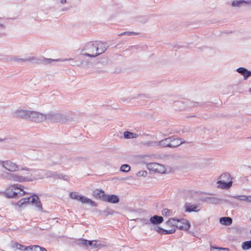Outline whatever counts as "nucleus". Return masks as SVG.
Segmentation results:
<instances>
[{
    "mask_svg": "<svg viewBox=\"0 0 251 251\" xmlns=\"http://www.w3.org/2000/svg\"><path fill=\"white\" fill-rule=\"evenodd\" d=\"M105 193L104 191L101 189H97L93 192V196L97 199L104 201L105 197Z\"/></svg>",
    "mask_w": 251,
    "mask_h": 251,
    "instance_id": "19",
    "label": "nucleus"
},
{
    "mask_svg": "<svg viewBox=\"0 0 251 251\" xmlns=\"http://www.w3.org/2000/svg\"><path fill=\"white\" fill-rule=\"evenodd\" d=\"M201 194H208V195L209 194V193H205L204 192H201Z\"/></svg>",
    "mask_w": 251,
    "mask_h": 251,
    "instance_id": "55",
    "label": "nucleus"
},
{
    "mask_svg": "<svg viewBox=\"0 0 251 251\" xmlns=\"http://www.w3.org/2000/svg\"><path fill=\"white\" fill-rule=\"evenodd\" d=\"M137 34H138V33L136 32H132V31H126V35H128V36L137 35Z\"/></svg>",
    "mask_w": 251,
    "mask_h": 251,
    "instance_id": "44",
    "label": "nucleus"
},
{
    "mask_svg": "<svg viewBox=\"0 0 251 251\" xmlns=\"http://www.w3.org/2000/svg\"><path fill=\"white\" fill-rule=\"evenodd\" d=\"M236 71L243 76L244 80H247L249 77L251 76V71L246 68L239 67L236 69Z\"/></svg>",
    "mask_w": 251,
    "mask_h": 251,
    "instance_id": "16",
    "label": "nucleus"
},
{
    "mask_svg": "<svg viewBox=\"0 0 251 251\" xmlns=\"http://www.w3.org/2000/svg\"><path fill=\"white\" fill-rule=\"evenodd\" d=\"M173 210L168 208H164L162 211V214L164 216H169L172 215Z\"/></svg>",
    "mask_w": 251,
    "mask_h": 251,
    "instance_id": "36",
    "label": "nucleus"
},
{
    "mask_svg": "<svg viewBox=\"0 0 251 251\" xmlns=\"http://www.w3.org/2000/svg\"><path fill=\"white\" fill-rule=\"evenodd\" d=\"M12 247L13 248H16L18 250L25 251L27 250V248L26 246H25L24 245H21L17 242H15L14 244H12Z\"/></svg>",
    "mask_w": 251,
    "mask_h": 251,
    "instance_id": "28",
    "label": "nucleus"
},
{
    "mask_svg": "<svg viewBox=\"0 0 251 251\" xmlns=\"http://www.w3.org/2000/svg\"><path fill=\"white\" fill-rule=\"evenodd\" d=\"M164 219L162 216L157 215L151 217L150 219V222L153 225H159L163 222Z\"/></svg>",
    "mask_w": 251,
    "mask_h": 251,
    "instance_id": "21",
    "label": "nucleus"
},
{
    "mask_svg": "<svg viewBox=\"0 0 251 251\" xmlns=\"http://www.w3.org/2000/svg\"><path fill=\"white\" fill-rule=\"evenodd\" d=\"M6 178L10 180H13L19 182H29L31 179H28L27 176H24L16 174L6 173Z\"/></svg>",
    "mask_w": 251,
    "mask_h": 251,
    "instance_id": "11",
    "label": "nucleus"
},
{
    "mask_svg": "<svg viewBox=\"0 0 251 251\" xmlns=\"http://www.w3.org/2000/svg\"><path fill=\"white\" fill-rule=\"evenodd\" d=\"M147 175V172L146 171H140L137 174L138 176H143L145 177Z\"/></svg>",
    "mask_w": 251,
    "mask_h": 251,
    "instance_id": "41",
    "label": "nucleus"
},
{
    "mask_svg": "<svg viewBox=\"0 0 251 251\" xmlns=\"http://www.w3.org/2000/svg\"><path fill=\"white\" fill-rule=\"evenodd\" d=\"M126 35V31L122 32L121 34H120L119 35V36H123V35Z\"/></svg>",
    "mask_w": 251,
    "mask_h": 251,
    "instance_id": "50",
    "label": "nucleus"
},
{
    "mask_svg": "<svg viewBox=\"0 0 251 251\" xmlns=\"http://www.w3.org/2000/svg\"><path fill=\"white\" fill-rule=\"evenodd\" d=\"M248 196L245 195V198H241V201H248Z\"/></svg>",
    "mask_w": 251,
    "mask_h": 251,
    "instance_id": "46",
    "label": "nucleus"
},
{
    "mask_svg": "<svg viewBox=\"0 0 251 251\" xmlns=\"http://www.w3.org/2000/svg\"><path fill=\"white\" fill-rule=\"evenodd\" d=\"M77 244L79 246L85 247L88 245V240L84 239H80L77 241Z\"/></svg>",
    "mask_w": 251,
    "mask_h": 251,
    "instance_id": "37",
    "label": "nucleus"
},
{
    "mask_svg": "<svg viewBox=\"0 0 251 251\" xmlns=\"http://www.w3.org/2000/svg\"><path fill=\"white\" fill-rule=\"evenodd\" d=\"M170 148H176L185 142L183 139L177 138L176 136H170Z\"/></svg>",
    "mask_w": 251,
    "mask_h": 251,
    "instance_id": "14",
    "label": "nucleus"
},
{
    "mask_svg": "<svg viewBox=\"0 0 251 251\" xmlns=\"http://www.w3.org/2000/svg\"><path fill=\"white\" fill-rule=\"evenodd\" d=\"M167 224L170 226H175L179 229L185 231L188 230L191 226L189 221L183 218H171L167 221Z\"/></svg>",
    "mask_w": 251,
    "mask_h": 251,
    "instance_id": "3",
    "label": "nucleus"
},
{
    "mask_svg": "<svg viewBox=\"0 0 251 251\" xmlns=\"http://www.w3.org/2000/svg\"><path fill=\"white\" fill-rule=\"evenodd\" d=\"M78 201L82 203H89L92 206H97V204L94 201L84 196H80L78 198Z\"/></svg>",
    "mask_w": 251,
    "mask_h": 251,
    "instance_id": "20",
    "label": "nucleus"
},
{
    "mask_svg": "<svg viewBox=\"0 0 251 251\" xmlns=\"http://www.w3.org/2000/svg\"><path fill=\"white\" fill-rule=\"evenodd\" d=\"M21 170L27 171L26 174H30L29 176H27L28 179H31L29 181H32L36 179H43L44 178L42 170L29 169L27 167L21 168Z\"/></svg>",
    "mask_w": 251,
    "mask_h": 251,
    "instance_id": "6",
    "label": "nucleus"
},
{
    "mask_svg": "<svg viewBox=\"0 0 251 251\" xmlns=\"http://www.w3.org/2000/svg\"><path fill=\"white\" fill-rule=\"evenodd\" d=\"M12 60L17 62H25L27 61H31L36 64H43L47 65L51 64L53 62H64L66 61H72L73 62L72 65H75V61L72 58H59L56 59H53L50 58H46L42 57L41 58H37L34 56H30L26 58H21L18 57H14L12 58Z\"/></svg>",
    "mask_w": 251,
    "mask_h": 251,
    "instance_id": "1",
    "label": "nucleus"
},
{
    "mask_svg": "<svg viewBox=\"0 0 251 251\" xmlns=\"http://www.w3.org/2000/svg\"><path fill=\"white\" fill-rule=\"evenodd\" d=\"M4 28V25L3 24H0V29H3Z\"/></svg>",
    "mask_w": 251,
    "mask_h": 251,
    "instance_id": "49",
    "label": "nucleus"
},
{
    "mask_svg": "<svg viewBox=\"0 0 251 251\" xmlns=\"http://www.w3.org/2000/svg\"><path fill=\"white\" fill-rule=\"evenodd\" d=\"M130 170V166L128 164L122 165L120 168V171L125 173L128 172Z\"/></svg>",
    "mask_w": 251,
    "mask_h": 251,
    "instance_id": "35",
    "label": "nucleus"
},
{
    "mask_svg": "<svg viewBox=\"0 0 251 251\" xmlns=\"http://www.w3.org/2000/svg\"><path fill=\"white\" fill-rule=\"evenodd\" d=\"M158 163H151L148 165V168L151 170L152 171H154L155 172H157V169H158Z\"/></svg>",
    "mask_w": 251,
    "mask_h": 251,
    "instance_id": "32",
    "label": "nucleus"
},
{
    "mask_svg": "<svg viewBox=\"0 0 251 251\" xmlns=\"http://www.w3.org/2000/svg\"><path fill=\"white\" fill-rule=\"evenodd\" d=\"M69 196L72 199L77 200L78 201V198L80 195H78V193L77 192H71L69 194Z\"/></svg>",
    "mask_w": 251,
    "mask_h": 251,
    "instance_id": "39",
    "label": "nucleus"
},
{
    "mask_svg": "<svg viewBox=\"0 0 251 251\" xmlns=\"http://www.w3.org/2000/svg\"><path fill=\"white\" fill-rule=\"evenodd\" d=\"M146 147H155L158 146L157 141H146L142 143Z\"/></svg>",
    "mask_w": 251,
    "mask_h": 251,
    "instance_id": "34",
    "label": "nucleus"
},
{
    "mask_svg": "<svg viewBox=\"0 0 251 251\" xmlns=\"http://www.w3.org/2000/svg\"><path fill=\"white\" fill-rule=\"evenodd\" d=\"M201 201L202 202H206L212 204H219L222 201H225L230 204H233V202L228 200L222 199L214 197H206L201 198Z\"/></svg>",
    "mask_w": 251,
    "mask_h": 251,
    "instance_id": "8",
    "label": "nucleus"
},
{
    "mask_svg": "<svg viewBox=\"0 0 251 251\" xmlns=\"http://www.w3.org/2000/svg\"><path fill=\"white\" fill-rule=\"evenodd\" d=\"M4 140L1 138H0V142L3 141Z\"/></svg>",
    "mask_w": 251,
    "mask_h": 251,
    "instance_id": "56",
    "label": "nucleus"
},
{
    "mask_svg": "<svg viewBox=\"0 0 251 251\" xmlns=\"http://www.w3.org/2000/svg\"><path fill=\"white\" fill-rule=\"evenodd\" d=\"M192 106H197L199 104L198 102H191Z\"/></svg>",
    "mask_w": 251,
    "mask_h": 251,
    "instance_id": "48",
    "label": "nucleus"
},
{
    "mask_svg": "<svg viewBox=\"0 0 251 251\" xmlns=\"http://www.w3.org/2000/svg\"><path fill=\"white\" fill-rule=\"evenodd\" d=\"M214 249H218L219 250H226V251H228L229 250L227 248H220V247H213Z\"/></svg>",
    "mask_w": 251,
    "mask_h": 251,
    "instance_id": "45",
    "label": "nucleus"
},
{
    "mask_svg": "<svg viewBox=\"0 0 251 251\" xmlns=\"http://www.w3.org/2000/svg\"><path fill=\"white\" fill-rule=\"evenodd\" d=\"M140 97H141L142 98H144V97H145V96L144 95H140Z\"/></svg>",
    "mask_w": 251,
    "mask_h": 251,
    "instance_id": "54",
    "label": "nucleus"
},
{
    "mask_svg": "<svg viewBox=\"0 0 251 251\" xmlns=\"http://www.w3.org/2000/svg\"><path fill=\"white\" fill-rule=\"evenodd\" d=\"M166 172V169L164 167L158 163V169L157 171V173H159L160 174H164Z\"/></svg>",
    "mask_w": 251,
    "mask_h": 251,
    "instance_id": "40",
    "label": "nucleus"
},
{
    "mask_svg": "<svg viewBox=\"0 0 251 251\" xmlns=\"http://www.w3.org/2000/svg\"><path fill=\"white\" fill-rule=\"evenodd\" d=\"M170 137L166 138H164L163 140L157 141L158 146H160L162 148L169 147L171 146L170 144Z\"/></svg>",
    "mask_w": 251,
    "mask_h": 251,
    "instance_id": "24",
    "label": "nucleus"
},
{
    "mask_svg": "<svg viewBox=\"0 0 251 251\" xmlns=\"http://www.w3.org/2000/svg\"><path fill=\"white\" fill-rule=\"evenodd\" d=\"M25 194L24 190V186L20 184L12 185L4 192L5 196L8 198H16L24 196Z\"/></svg>",
    "mask_w": 251,
    "mask_h": 251,
    "instance_id": "2",
    "label": "nucleus"
},
{
    "mask_svg": "<svg viewBox=\"0 0 251 251\" xmlns=\"http://www.w3.org/2000/svg\"><path fill=\"white\" fill-rule=\"evenodd\" d=\"M42 172L43 173L44 178L46 177L47 178H53L55 179L57 172L46 170H42Z\"/></svg>",
    "mask_w": 251,
    "mask_h": 251,
    "instance_id": "26",
    "label": "nucleus"
},
{
    "mask_svg": "<svg viewBox=\"0 0 251 251\" xmlns=\"http://www.w3.org/2000/svg\"><path fill=\"white\" fill-rule=\"evenodd\" d=\"M242 249L244 251L248 250L251 249V240L246 241L242 243Z\"/></svg>",
    "mask_w": 251,
    "mask_h": 251,
    "instance_id": "30",
    "label": "nucleus"
},
{
    "mask_svg": "<svg viewBox=\"0 0 251 251\" xmlns=\"http://www.w3.org/2000/svg\"><path fill=\"white\" fill-rule=\"evenodd\" d=\"M33 204L40 211H43V207L40 200L36 194H33L31 196L22 198L17 203V205L19 207H21L24 204L29 203Z\"/></svg>",
    "mask_w": 251,
    "mask_h": 251,
    "instance_id": "4",
    "label": "nucleus"
},
{
    "mask_svg": "<svg viewBox=\"0 0 251 251\" xmlns=\"http://www.w3.org/2000/svg\"><path fill=\"white\" fill-rule=\"evenodd\" d=\"M61 2L62 3H65L66 2V0H61Z\"/></svg>",
    "mask_w": 251,
    "mask_h": 251,
    "instance_id": "53",
    "label": "nucleus"
},
{
    "mask_svg": "<svg viewBox=\"0 0 251 251\" xmlns=\"http://www.w3.org/2000/svg\"><path fill=\"white\" fill-rule=\"evenodd\" d=\"M55 179H61L64 180L68 181L69 179V177L67 175H63L62 174H58L57 173L55 176Z\"/></svg>",
    "mask_w": 251,
    "mask_h": 251,
    "instance_id": "33",
    "label": "nucleus"
},
{
    "mask_svg": "<svg viewBox=\"0 0 251 251\" xmlns=\"http://www.w3.org/2000/svg\"><path fill=\"white\" fill-rule=\"evenodd\" d=\"M250 91H251V88H250Z\"/></svg>",
    "mask_w": 251,
    "mask_h": 251,
    "instance_id": "59",
    "label": "nucleus"
},
{
    "mask_svg": "<svg viewBox=\"0 0 251 251\" xmlns=\"http://www.w3.org/2000/svg\"><path fill=\"white\" fill-rule=\"evenodd\" d=\"M47 120L46 114L34 111H30L29 120L36 123L42 122Z\"/></svg>",
    "mask_w": 251,
    "mask_h": 251,
    "instance_id": "9",
    "label": "nucleus"
},
{
    "mask_svg": "<svg viewBox=\"0 0 251 251\" xmlns=\"http://www.w3.org/2000/svg\"><path fill=\"white\" fill-rule=\"evenodd\" d=\"M220 180L228 181L230 180H232V178L230 175L228 173H224L222 174L220 176Z\"/></svg>",
    "mask_w": 251,
    "mask_h": 251,
    "instance_id": "29",
    "label": "nucleus"
},
{
    "mask_svg": "<svg viewBox=\"0 0 251 251\" xmlns=\"http://www.w3.org/2000/svg\"><path fill=\"white\" fill-rule=\"evenodd\" d=\"M34 251H45L46 249L38 245H34Z\"/></svg>",
    "mask_w": 251,
    "mask_h": 251,
    "instance_id": "42",
    "label": "nucleus"
},
{
    "mask_svg": "<svg viewBox=\"0 0 251 251\" xmlns=\"http://www.w3.org/2000/svg\"><path fill=\"white\" fill-rule=\"evenodd\" d=\"M104 201L111 203H117L120 201V199L118 196L115 194H106Z\"/></svg>",
    "mask_w": 251,
    "mask_h": 251,
    "instance_id": "17",
    "label": "nucleus"
},
{
    "mask_svg": "<svg viewBox=\"0 0 251 251\" xmlns=\"http://www.w3.org/2000/svg\"><path fill=\"white\" fill-rule=\"evenodd\" d=\"M86 51V52L82 53V54L86 56L90 57H95L99 55V53H97V50L96 45L95 42H88L86 43L82 50V51Z\"/></svg>",
    "mask_w": 251,
    "mask_h": 251,
    "instance_id": "5",
    "label": "nucleus"
},
{
    "mask_svg": "<svg viewBox=\"0 0 251 251\" xmlns=\"http://www.w3.org/2000/svg\"><path fill=\"white\" fill-rule=\"evenodd\" d=\"M102 212L103 215L107 216L109 215H112L114 213V211L112 209L107 207Z\"/></svg>",
    "mask_w": 251,
    "mask_h": 251,
    "instance_id": "38",
    "label": "nucleus"
},
{
    "mask_svg": "<svg viewBox=\"0 0 251 251\" xmlns=\"http://www.w3.org/2000/svg\"><path fill=\"white\" fill-rule=\"evenodd\" d=\"M179 224H180V223H179ZM184 225L183 224H180V226H184Z\"/></svg>",
    "mask_w": 251,
    "mask_h": 251,
    "instance_id": "57",
    "label": "nucleus"
},
{
    "mask_svg": "<svg viewBox=\"0 0 251 251\" xmlns=\"http://www.w3.org/2000/svg\"><path fill=\"white\" fill-rule=\"evenodd\" d=\"M249 138H251V137H247V139H249Z\"/></svg>",
    "mask_w": 251,
    "mask_h": 251,
    "instance_id": "58",
    "label": "nucleus"
},
{
    "mask_svg": "<svg viewBox=\"0 0 251 251\" xmlns=\"http://www.w3.org/2000/svg\"><path fill=\"white\" fill-rule=\"evenodd\" d=\"M156 232L162 235H167L174 233L176 232V229L173 228L170 230L164 229L161 227H157L156 229Z\"/></svg>",
    "mask_w": 251,
    "mask_h": 251,
    "instance_id": "23",
    "label": "nucleus"
},
{
    "mask_svg": "<svg viewBox=\"0 0 251 251\" xmlns=\"http://www.w3.org/2000/svg\"><path fill=\"white\" fill-rule=\"evenodd\" d=\"M232 183L233 182L231 180L228 181L220 180L217 182V184H218V187L223 189H228L230 188L232 186Z\"/></svg>",
    "mask_w": 251,
    "mask_h": 251,
    "instance_id": "18",
    "label": "nucleus"
},
{
    "mask_svg": "<svg viewBox=\"0 0 251 251\" xmlns=\"http://www.w3.org/2000/svg\"><path fill=\"white\" fill-rule=\"evenodd\" d=\"M46 117L47 120L54 123H65L68 120L66 116L60 113H49Z\"/></svg>",
    "mask_w": 251,
    "mask_h": 251,
    "instance_id": "7",
    "label": "nucleus"
},
{
    "mask_svg": "<svg viewBox=\"0 0 251 251\" xmlns=\"http://www.w3.org/2000/svg\"><path fill=\"white\" fill-rule=\"evenodd\" d=\"M124 137L126 139H132L137 138L138 136V135L135 133L126 131L124 132Z\"/></svg>",
    "mask_w": 251,
    "mask_h": 251,
    "instance_id": "27",
    "label": "nucleus"
},
{
    "mask_svg": "<svg viewBox=\"0 0 251 251\" xmlns=\"http://www.w3.org/2000/svg\"><path fill=\"white\" fill-rule=\"evenodd\" d=\"M185 212H198L200 210L199 204H191L188 202H186L184 204Z\"/></svg>",
    "mask_w": 251,
    "mask_h": 251,
    "instance_id": "12",
    "label": "nucleus"
},
{
    "mask_svg": "<svg viewBox=\"0 0 251 251\" xmlns=\"http://www.w3.org/2000/svg\"><path fill=\"white\" fill-rule=\"evenodd\" d=\"M229 197L233 198L234 199H236L237 200L241 201V198H245V195H239V196H229Z\"/></svg>",
    "mask_w": 251,
    "mask_h": 251,
    "instance_id": "43",
    "label": "nucleus"
},
{
    "mask_svg": "<svg viewBox=\"0 0 251 251\" xmlns=\"http://www.w3.org/2000/svg\"><path fill=\"white\" fill-rule=\"evenodd\" d=\"M88 245L92 247L93 249L99 248L102 246L100 244H97V241L95 240H88Z\"/></svg>",
    "mask_w": 251,
    "mask_h": 251,
    "instance_id": "31",
    "label": "nucleus"
},
{
    "mask_svg": "<svg viewBox=\"0 0 251 251\" xmlns=\"http://www.w3.org/2000/svg\"><path fill=\"white\" fill-rule=\"evenodd\" d=\"M95 43L97 50L96 52L97 53H99V55L104 52L108 48V46L105 43L96 41Z\"/></svg>",
    "mask_w": 251,
    "mask_h": 251,
    "instance_id": "15",
    "label": "nucleus"
},
{
    "mask_svg": "<svg viewBox=\"0 0 251 251\" xmlns=\"http://www.w3.org/2000/svg\"><path fill=\"white\" fill-rule=\"evenodd\" d=\"M0 164L2 167L10 172H17L21 170L20 166L10 160L1 161Z\"/></svg>",
    "mask_w": 251,
    "mask_h": 251,
    "instance_id": "10",
    "label": "nucleus"
},
{
    "mask_svg": "<svg viewBox=\"0 0 251 251\" xmlns=\"http://www.w3.org/2000/svg\"><path fill=\"white\" fill-rule=\"evenodd\" d=\"M30 111L27 110H19L13 113V116L17 118H21L29 120Z\"/></svg>",
    "mask_w": 251,
    "mask_h": 251,
    "instance_id": "13",
    "label": "nucleus"
},
{
    "mask_svg": "<svg viewBox=\"0 0 251 251\" xmlns=\"http://www.w3.org/2000/svg\"><path fill=\"white\" fill-rule=\"evenodd\" d=\"M248 201L251 202V196H248Z\"/></svg>",
    "mask_w": 251,
    "mask_h": 251,
    "instance_id": "52",
    "label": "nucleus"
},
{
    "mask_svg": "<svg viewBox=\"0 0 251 251\" xmlns=\"http://www.w3.org/2000/svg\"><path fill=\"white\" fill-rule=\"evenodd\" d=\"M247 4H251V1L245 0H234L231 3L232 6L238 7H240Z\"/></svg>",
    "mask_w": 251,
    "mask_h": 251,
    "instance_id": "22",
    "label": "nucleus"
},
{
    "mask_svg": "<svg viewBox=\"0 0 251 251\" xmlns=\"http://www.w3.org/2000/svg\"><path fill=\"white\" fill-rule=\"evenodd\" d=\"M77 159H78L79 161H82V160H84V158H81V157H79V158H77Z\"/></svg>",
    "mask_w": 251,
    "mask_h": 251,
    "instance_id": "51",
    "label": "nucleus"
},
{
    "mask_svg": "<svg viewBox=\"0 0 251 251\" xmlns=\"http://www.w3.org/2000/svg\"><path fill=\"white\" fill-rule=\"evenodd\" d=\"M34 247V246H29L27 247V250L29 249L32 251H34V248H33Z\"/></svg>",
    "mask_w": 251,
    "mask_h": 251,
    "instance_id": "47",
    "label": "nucleus"
},
{
    "mask_svg": "<svg viewBox=\"0 0 251 251\" xmlns=\"http://www.w3.org/2000/svg\"><path fill=\"white\" fill-rule=\"evenodd\" d=\"M220 223L225 226H230L232 224V219L229 217H223L220 218Z\"/></svg>",
    "mask_w": 251,
    "mask_h": 251,
    "instance_id": "25",
    "label": "nucleus"
}]
</instances>
